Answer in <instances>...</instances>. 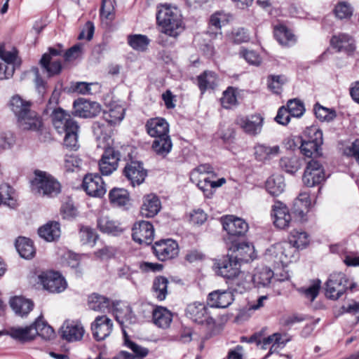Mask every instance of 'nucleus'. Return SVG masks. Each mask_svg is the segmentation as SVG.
I'll return each mask as SVG.
<instances>
[{
  "label": "nucleus",
  "instance_id": "nucleus-1",
  "mask_svg": "<svg viewBox=\"0 0 359 359\" xmlns=\"http://www.w3.org/2000/svg\"><path fill=\"white\" fill-rule=\"evenodd\" d=\"M158 24L162 27V35L159 36L158 43L166 47L172 44L164 40L165 35L176 38L184 29L182 15L177 8L163 6L156 14Z\"/></svg>",
  "mask_w": 359,
  "mask_h": 359
},
{
  "label": "nucleus",
  "instance_id": "nucleus-2",
  "mask_svg": "<svg viewBox=\"0 0 359 359\" xmlns=\"http://www.w3.org/2000/svg\"><path fill=\"white\" fill-rule=\"evenodd\" d=\"M145 127L147 133L155 138L152 143L154 152L158 156H166L172 147L168 123L165 118L156 117L149 119Z\"/></svg>",
  "mask_w": 359,
  "mask_h": 359
},
{
  "label": "nucleus",
  "instance_id": "nucleus-3",
  "mask_svg": "<svg viewBox=\"0 0 359 359\" xmlns=\"http://www.w3.org/2000/svg\"><path fill=\"white\" fill-rule=\"evenodd\" d=\"M213 267L217 275L232 280V284L237 287L234 289L236 291L240 293L245 291L248 282L243 280L245 274L241 271V264L233 258V255L216 259Z\"/></svg>",
  "mask_w": 359,
  "mask_h": 359
},
{
  "label": "nucleus",
  "instance_id": "nucleus-4",
  "mask_svg": "<svg viewBox=\"0 0 359 359\" xmlns=\"http://www.w3.org/2000/svg\"><path fill=\"white\" fill-rule=\"evenodd\" d=\"M53 126L60 134H65L64 145L67 148L76 150L78 145L79 126L70 114L65 111H57L53 114Z\"/></svg>",
  "mask_w": 359,
  "mask_h": 359
},
{
  "label": "nucleus",
  "instance_id": "nucleus-5",
  "mask_svg": "<svg viewBox=\"0 0 359 359\" xmlns=\"http://www.w3.org/2000/svg\"><path fill=\"white\" fill-rule=\"evenodd\" d=\"M355 286L356 284L350 280L344 273H332L325 283V295L331 299L337 300L347 290L353 291Z\"/></svg>",
  "mask_w": 359,
  "mask_h": 359
},
{
  "label": "nucleus",
  "instance_id": "nucleus-6",
  "mask_svg": "<svg viewBox=\"0 0 359 359\" xmlns=\"http://www.w3.org/2000/svg\"><path fill=\"white\" fill-rule=\"evenodd\" d=\"M35 175L32 182L33 191L49 197H53L60 192V184L50 175L43 171H36Z\"/></svg>",
  "mask_w": 359,
  "mask_h": 359
},
{
  "label": "nucleus",
  "instance_id": "nucleus-7",
  "mask_svg": "<svg viewBox=\"0 0 359 359\" xmlns=\"http://www.w3.org/2000/svg\"><path fill=\"white\" fill-rule=\"evenodd\" d=\"M186 316L193 322L212 329L215 320L211 316L209 308L204 303L195 302L187 305L185 309Z\"/></svg>",
  "mask_w": 359,
  "mask_h": 359
},
{
  "label": "nucleus",
  "instance_id": "nucleus-8",
  "mask_svg": "<svg viewBox=\"0 0 359 359\" xmlns=\"http://www.w3.org/2000/svg\"><path fill=\"white\" fill-rule=\"evenodd\" d=\"M268 252L276 264L284 267L292 261L297 250L290 241H284L272 245Z\"/></svg>",
  "mask_w": 359,
  "mask_h": 359
},
{
  "label": "nucleus",
  "instance_id": "nucleus-9",
  "mask_svg": "<svg viewBox=\"0 0 359 359\" xmlns=\"http://www.w3.org/2000/svg\"><path fill=\"white\" fill-rule=\"evenodd\" d=\"M221 222L231 243L235 242V238L245 236L248 230V224L245 220L233 215L222 217Z\"/></svg>",
  "mask_w": 359,
  "mask_h": 359
},
{
  "label": "nucleus",
  "instance_id": "nucleus-10",
  "mask_svg": "<svg viewBox=\"0 0 359 359\" xmlns=\"http://www.w3.org/2000/svg\"><path fill=\"white\" fill-rule=\"evenodd\" d=\"M63 47L57 44V47H50L48 52L44 53L40 60L41 67L47 72L49 76L60 73L62 64L59 60H54L53 57L62 55Z\"/></svg>",
  "mask_w": 359,
  "mask_h": 359
},
{
  "label": "nucleus",
  "instance_id": "nucleus-11",
  "mask_svg": "<svg viewBox=\"0 0 359 359\" xmlns=\"http://www.w3.org/2000/svg\"><path fill=\"white\" fill-rule=\"evenodd\" d=\"M310 133L313 134L309 140H302L300 147L301 153L309 158H316L321 154L319 151L323 144V132L316 128H312L309 130Z\"/></svg>",
  "mask_w": 359,
  "mask_h": 359
},
{
  "label": "nucleus",
  "instance_id": "nucleus-12",
  "mask_svg": "<svg viewBox=\"0 0 359 359\" xmlns=\"http://www.w3.org/2000/svg\"><path fill=\"white\" fill-rule=\"evenodd\" d=\"M39 279L44 289L52 293H60L67 287L65 279L58 272H43L39 276Z\"/></svg>",
  "mask_w": 359,
  "mask_h": 359
},
{
  "label": "nucleus",
  "instance_id": "nucleus-13",
  "mask_svg": "<svg viewBox=\"0 0 359 359\" xmlns=\"http://www.w3.org/2000/svg\"><path fill=\"white\" fill-rule=\"evenodd\" d=\"M152 248L156 257L162 262L173 259L179 252L177 243L170 238L156 241Z\"/></svg>",
  "mask_w": 359,
  "mask_h": 359
},
{
  "label": "nucleus",
  "instance_id": "nucleus-14",
  "mask_svg": "<svg viewBox=\"0 0 359 359\" xmlns=\"http://www.w3.org/2000/svg\"><path fill=\"white\" fill-rule=\"evenodd\" d=\"M324 180L325 172L321 163L315 159L309 161L302 178L304 184L312 187L320 184Z\"/></svg>",
  "mask_w": 359,
  "mask_h": 359
},
{
  "label": "nucleus",
  "instance_id": "nucleus-15",
  "mask_svg": "<svg viewBox=\"0 0 359 359\" xmlns=\"http://www.w3.org/2000/svg\"><path fill=\"white\" fill-rule=\"evenodd\" d=\"M82 187L86 194L93 197L100 198L107 191L105 184L99 174H87L83 180Z\"/></svg>",
  "mask_w": 359,
  "mask_h": 359
},
{
  "label": "nucleus",
  "instance_id": "nucleus-16",
  "mask_svg": "<svg viewBox=\"0 0 359 359\" xmlns=\"http://www.w3.org/2000/svg\"><path fill=\"white\" fill-rule=\"evenodd\" d=\"M132 231V237L135 242L144 245L152 243L154 238V229L151 222L139 221L134 224Z\"/></svg>",
  "mask_w": 359,
  "mask_h": 359
},
{
  "label": "nucleus",
  "instance_id": "nucleus-17",
  "mask_svg": "<svg viewBox=\"0 0 359 359\" xmlns=\"http://www.w3.org/2000/svg\"><path fill=\"white\" fill-rule=\"evenodd\" d=\"M121 154L112 147L104 149L102 158L99 161L100 171L103 175H109L118 168Z\"/></svg>",
  "mask_w": 359,
  "mask_h": 359
},
{
  "label": "nucleus",
  "instance_id": "nucleus-18",
  "mask_svg": "<svg viewBox=\"0 0 359 359\" xmlns=\"http://www.w3.org/2000/svg\"><path fill=\"white\" fill-rule=\"evenodd\" d=\"M113 330L112 320L105 315L98 316L91 324L93 336L96 341L108 337Z\"/></svg>",
  "mask_w": 359,
  "mask_h": 359
},
{
  "label": "nucleus",
  "instance_id": "nucleus-19",
  "mask_svg": "<svg viewBox=\"0 0 359 359\" xmlns=\"http://www.w3.org/2000/svg\"><path fill=\"white\" fill-rule=\"evenodd\" d=\"M264 118L259 114H252L248 116H241L236 119V123L250 135L255 136L259 134L263 126Z\"/></svg>",
  "mask_w": 359,
  "mask_h": 359
},
{
  "label": "nucleus",
  "instance_id": "nucleus-20",
  "mask_svg": "<svg viewBox=\"0 0 359 359\" xmlns=\"http://www.w3.org/2000/svg\"><path fill=\"white\" fill-rule=\"evenodd\" d=\"M123 172L133 187L143 183L147 175V170L143 168L142 163L139 161H131L127 163Z\"/></svg>",
  "mask_w": 359,
  "mask_h": 359
},
{
  "label": "nucleus",
  "instance_id": "nucleus-21",
  "mask_svg": "<svg viewBox=\"0 0 359 359\" xmlns=\"http://www.w3.org/2000/svg\"><path fill=\"white\" fill-rule=\"evenodd\" d=\"M332 46L338 52L351 54L355 49V41L352 36L346 33H338L330 40Z\"/></svg>",
  "mask_w": 359,
  "mask_h": 359
},
{
  "label": "nucleus",
  "instance_id": "nucleus-22",
  "mask_svg": "<svg viewBox=\"0 0 359 359\" xmlns=\"http://www.w3.org/2000/svg\"><path fill=\"white\" fill-rule=\"evenodd\" d=\"M74 114L83 118L95 116L100 111V106L96 102H90L85 99H78L74 102Z\"/></svg>",
  "mask_w": 359,
  "mask_h": 359
},
{
  "label": "nucleus",
  "instance_id": "nucleus-23",
  "mask_svg": "<svg viewBox=\"0 0 359 359\" xmlns=\"http://www.w3.org/2000/svg\"><path fill=\"white\" fill-rule=\"evenodd\" d=\"M271 216L273 223L279 229L288 227L292 222L291 215L287 206L280 201H276L272 205Z\"/></svg>",
  "mask_w": 359,
  "mask_h": 359
},
{
  "label": "nucleus",
  "instance_id": "nucleus-24",
  "mask_svg": "<svg viewBox=\"0 0 359 359\" xmlns=\"http://www.w3.org/2000/svg\"><path fill=\"white\" fill-rule=\"evenodd\" d=\"M233 302V295L229 290H215L208 297V304L212 308L224 309Z\"/></svg>",
  "mask_w": 359,
  "mask_h": 359
},
{
  "label": "nucleus",
  "instance_id": "nucleus-25",
  "mask_svg": "<svg viewBox=\"0 0 359 359\" xmlns=\"http://www.w3.org/2000/svg\"><path fill=\"white\" fill-rule=\"evenodd\" d=\"M97 227L102 233L114 236H119L123 231V229L118 221L104 215H101L98 217Z\"/></svg>",
  "mask_w": 359,
  "mask_h": 359
},
{
  "label": "nucleus",
  "instance_id": "nucleus-26",
  "mask_svg": "<svg viewBox=\"0 0 359 359\" xmlns=\"http://www.w3.org/2000/svg\"><path fill=\"white\" fill-rule=\"evenodd\" d=\"M233 257L241 264L249 262L256 257L254 246L248 243H239L233 245Z\"/></svg>",
  "mask_w": 359,
  "mask_h": 359
},
{
  "label": "nucleus",
  "instance_id": "nucleus-27",
  "mask_svg": "<svg viewBox=\"0 0 359 359\" xmlns=\"http://www.w3.org/2000/svg\"><path fill=\"white\" fill-rule=\"evenodd\" d=\"M62 330V338L70 342L80 341L85 332L83 325L76 321L65 323Z\"/></svg>",
  "mask_w": 359,
  "mask_h": 359
},
{
  "label": "nucleus",
  "instance_id": "nucleus-28",
  "mask_svg": "<svg viewBox=\"0 0 359 359\" xmlns=\"http://www.w3.org/2000/svg\"><path fill=\"white\" fill-rule=\"evenodd\" d=\"M161 208V203L158 197L154 194H150L143 198L140 212L142 217H153L158 213Z\"/></svg>",
  "mask_w": 359,
  "mask_h": 359
},
{
  "label": "nucleus",
  "instance_id": "nucleus-29",
  "mask_svg": "<svg viewBox=\"0 0 359 359\" xmlns=\"http://www.w3.org/2000/svg\"><path fill=\"white\" fill-rule=\"evenodd\" d=\"M311 205V200L308 193H301L294 201L292 213L297 217L300 222L305 221L306 213Z\"/></svg>",
  "mask_w": 359,
  "mask_h": 359
},
{
  "label": "nucleus",
  "instance_id": "nucleus-30",
  "mask_svg": "<svg viewBox=\"0 0 359 359\" xmlns=\"http://www.w3.org/2000/svg\"><path fill=\"white\" fill-rule=\"evenodd\" d=\"M280 152L278 145L269 146L266 144H257L254 147V155L257 161L266 162L278 156Z\"/></svg>",
  "mask_w": 359,
  "mask_h": 359
},
{
  "label": "nucleus",
  "instance_id": "nucleus-31",
  "mask_svg": "<svg viewBox=\"0 0 359 359\" xmlns=\"http://www.w3.org/2000/svg\"><path fill=\"white\" fill-rule=\"evenodd\" d=\"M19 127L23 130H38L42 126L41 118L31 111L18 121Z\"/></svg>",
  "mask_w": 359,
  "mask_h": 359
},
{
  "label": "nucleus",
  "instance_id": "nucleus-32",
  "mask_svg": "<svg viewBox=\"0 0 359 359\" xmlns=\"http://www.w3.org/2000/svg\"><path fill=\"white\" fill-rule=\"evenodd\" d=\"M152 316L154 323L163 329L168 328L172 320V313L163 306L156 307L152 312Z\"/></svg>",
  "mask_w": 359,
  "mask_h": 359
},
{
  "label": "nucleus",
  "instance_id": "nucleus-33",
  "mask_svg": "<svg viewBox=\"0 0 359 359\" xmlns=\"http://www.w3.org/2000/svg\"><path fill=\"white\" fill-rule=\"evenodd\" d=\"M38 233L46 241H54L60 236V224L57 222H49L39 229Z\"/></svg>",
  "mask_w": 359,
  "mask_h": 359
},
{
  "label": "nucleus",
  "instance_id": "nucleus-34",
  "mask_svg": "<svg viewBox=\"0 0 359 359\" xmlns=\"http://www.w3.org/2000/svg\"><path fill=\"white\" fill-rule=\"evenodd\" d=\"M30 105L31 103L29 101L24 100L18 95L13 96L10 100V108L17 117L18 121L32 111Z\"/></svg>",
  "mask_w": 359,
  "mask_h": 359
},
{
  "label": "nucleus",
  "instance_id": "nucleus-35",
  "mask_svg": "<svg viewBox=\"0 0 359 359\" xmlns=\"http://www.w3.org/2000/svg\"><path fill=\"white\" fill-rule=\"evenodd\" d=\"M111 203L119 207H126L128 209L130 205L128 191L124 189L114 188L109 194Z\"/></svg>",
  "mask_w": 359,
  "mask_h": 359
},
{
  "label": "nucleus",
  "instance_id": "nucleus-36",
  "mask_svg": "<svg viewBox=\"0 0 359 359\" xmlns=\"http://www.w3.org/2000/svg\"><path fill=\"white\" fill-rule=\"evenodd\" d=\"M10 305L15 313L20 316H26L34 307L33 302L22 297H15L10 300Z\"/></svg>",
  "mask_w": 359,
  "mask_h": 359
},
{
  "label": "nucleus",
  "instance_id": "nucleus-37",
  "mask_svg": "<svg viewBox=\"0 0 359 359\" xmlns=\"http://www.w3.org/2000/svg\"><path fill=\"white\" fill-rule=\"evenodd\" d=\"M110 299L104 296L94 293L88 297V306L91 310L104 313L110 310Z\"/></svg>",
  "mask_w": 359,
  "mask_h": 359
},
{
  "label": "nucleus",
  "instance_id": "nucleus-38",
  "mask_svg": "<svg viewBox=\"0 0 359 359\" xmlns=\"http://www.w3.org/2000/svg\"><path fill=\"white\" fill-rule=\"evenodd\" d=\"M197 79L198 88L202 93L207 89H214L218 83L217 74L211 71H205Z\"/></svg>",
  "mask_w": 359,
  "mask_h": 359
},
{
  "label": "nucleus",
  "instance_id": "nucleus-39",
  "mask_svg": "<svg viewBox=\"0 0 359 359\" xmlns=\"http://www.w3.org/2000/svg\"><path fill=\"white\" fill-rule=\"evenodd\" d=\"M274 273L269 267L263 266L257 269L256 273L252 276V280L257 287L268 286L273 277Z\"/></svg>",
  "mask_w": 359,
  "mask_h": 359
},
{
  "label": "nucleus",
  "instance_id": "nucleus-40",
  "mask_svg": "<svg viewBox=\"0 0 359 359\" xmlns=\"http://www.w3.org/2000/svg\"><path fill=\"white\" fill-rule=\"evenodd\" d=\"M226 22V15L223 12H215L210 18L207 33L210 36L214 35L215 36L218 34L221 35V28L224 25Z\"/></svg>",
  "mask_w": 359,
  "mask_h": 359
},
{
  "label": "nucleus",
  "instance_id": "nucleus-41",
  "mask_svg": "<svg viewBox=\"0 0 359 359\" xmlns=\"http://www.w3.org/2000/svg\"><path fill=\"white\" fill-rule=\"evenodd\" d=\"M10 335L12 338L21 341L32 340L36 336V332L34 331V323L25 327L11 328Z\"/></svg>",
  "mask_w": 359,
  "mask_h": 359
},
{
  "label": "nucleus",
  "instance_id": "nucleus-42",
  "mask_svg": "<svg viewBox=\"0 0 359 359\" xmlns=\"http://www.w3.org/2000/svg\"><path fill=\"white\" fill-rule=\"evenodd\" d=\"M15 248L20 257L30 259L35 254L32 241L25 237H19L15 241Z\"/></svg>",
  "mask_w": 359,
  "mask_h": 359
},
{
  "label": "nucleus",
  "instance_id": "nucleus-43",
  "mask_svg": "<svg viewBox=\"0 0 359 359\" xmlns=\"http://www.w3.org/2000/svg\"><path fill=\"white\" fill-rule=\"evenodd\" d=\"M34 331L36 335L46 340H50L55 337L53 329L43 320L42 315L39 316L34 322Z\"/></svg>",
  "mask_w": 359,
  "mask_h": 359
},
{
  "label": "nucleus",
  "instance_id": "nucleus-44",
  "mask_svg": "<svg viewBox=\"0 0 359 359\" xmlns=\"http://www.w3.org/2000/svg\"><path fill=\"white\" fill-rule=\"evenodd\" d=\"M168 280L163 276L156 277L152 285V292L154 296L159 301H163L165 299L168 294Z\"/></svg>",
  "mask_w": 359,
  "mask_h": 359
},
{
  "label": "nucleus",
  "instance_id": "nucleus-45",
  "mask_svg": "<svg viewBox=\"0 0 359 359\" xmlns=\"http://www.w3.org/2000/svg\"><path fill=\"white\" fill-rule=\"evenodd\" d=\"M274 36L280 44L283 46H291L295 42L294 35L283 25L275 28Z\"/></svg>",
  "mask_w": 359,
  "mask_h": 359
},
{
  "label": "nucleus",
  "instance_id": "nucleus-46",
  "mask_svg": "<svg viewBox=\"0 0 359 359\" xmlns=\"http://www.w3.org/2000/svg\"><path fill=\"white\" fill-rule=\"evenodd\" d=\"M125 108L121 105H116L103 113V118L110 125L120 123L124 118Z\"/></svg>",
  "mask_w": 359,
  "mask_h": 359
},
{
  "label": "nucleus",
  "instance_id": "nucleus-47",
  "mask_svg": "<svg viewBox=\"0 0 359 359\" xmlns=\"http://www.w3.org/2000/svg\"><path fill=\"white\" fill-rule=\"evenodd\" d=\"M283 177L280 175L270 177L266 182V188L272 196H278L285 189Z\"/></svg>",
  "mask_w": 359,
  "mask_h": 359
},
{
  "label": "nucleus",
  "instance_id": "nucleus-48",
  "mask_svg": "<svg viewBox=\"0 0 359 359\" xmlns=\"http://www.w3.org/2000/svg\"><path fill=\"white\" fill-rule=\"evenodd\" d=\"M128 43L134 50L145 51L150 43V39L143 34H132L128 36Z\"/></svg>",
  "mask_w": 359,
  "mask_h": 359
},
{
  "label": "nucleus",
  "instance_id": "nucleus-49",
  "mask_svg": "<svg viewBox=\"0 0 359 359\" xmlns=\"http://www.w3.org/2000/svg\"><path fill=\"white\" fill-rule=\"evenodd\" d=\"M301 165V160L296 156L283 157L280 160V166L281 168L290 174H294L297 172L300 169Z\"/></svg>",
  "mask_w": 359,
  "mask_h": 359
},
{
  "label": "nucleus",
  "instance_id": "nucleus-50",
  "mask_svg": "<svg viewBox=\"0 0 359 359\" xmlns=\"http://www.w3.org/2000/svg\"><path fill=\"white\" fill-rule=\"evenodd\" d=\"M80 242L82 245L93 247L97 238V234L89 226H81L79 232Z\"/></svg>",
  "mask_w": 359,
  "mask_h": 359
},
{
  "label": "nucleus",
  "instance_id": "nucleus-51",
  "mask_svg": "<svg viewBox=\"0 0 359 359\" xmlns=\"http://www.w3.org/2000/svg\"><path fill=\"white\" fill-rule=\"evenodd\" d=\"M289 241L297 250L302 249L309 244V236L304 231L294 229L290 232Z\"/></svg>",
  "mask_w": 359,
  "mask_h": 359
},
{
  "label": "nucleus",
  "instance_id": "nucleus-52",
  "mask_svg": "<svg viewBox=\"0 0 359 359\" xmlns=\"http://www.w3.org/2000/svg\"><path fill=\"white\" fill-rule=\"evenodd\" d=\"M116 319L121 325L124 323L134 324L137 320L132 308L128 305H126L123 309L117 311Z\"/></svg>",
  "mask_w": 359,
  "mask_h": 359
},
{
  "label": "nucleus",
  "instance_id": "nucleus-53",
  "mask_svg": "<svg viewBox=\"0 0 359 359\" xmlns=\"http://www.w3.org/2000/svg\"><path fill=\"white\" fill-rule=\"evenodd\" d=\"M111 126L109 123L104 121V123L95 122L93 125V130L96 139L103 141L107 140L110 136Z\"/></svg>",
  "mask_w": 359,
  "mask_h": 359
},
{
  "label": "nucleus",
  "instance_id": "nucleus-54",
  "mask_svg": "<svg viewBox=\"0 0 359 359\" xmlns=\"http://www.w3.org/2000/svg\"><path fill=\"white\" fill-rule=\"evenodd\" d=\"M314 112L318 119L321 121H331L336 117L335 111L317 103L314 106Z\"/></svg>",
  "mask_w": 359,
  "mask_h": 359
},
{
  "label": "nucleus",
  "instance_id": "nucleus-55",
  "mask_svg": "<svg viewBox=\"0 0 359 359\" xmlns=\"http://www.w3.org/2000/svg\"><path fill=\"white\" fill-rule=\"evenodd\" d=\"M353 8L351 5L347 2L342 1L338 3L334 8V13L337 18L340 20L350 19L353 15Z\"/></svg>",
  "mask_w": 359,
  "mask_h": 359
},
{
  "label": "nucleus",
  "instance_id": "nucleus-56",
  "mask_svg": "<svg viewBox=\"0 0 359 359\" xmlns=\"http://www.w3.org/2000/svg\"><path fill=\"white\" fill-rule=\"evenodd\" d=\"M286 108L291 116L297 118L301 117L305 111L303 103L297 99L289 100Z\"/></svg>",
  "mask_w": 359,
  "mask_h": 359
},
{
  "label": "nucleus",
  "instance_id": "nucleus-57",
  "mask_svg": "<svg viewBox=\"0 0 359 359\" xmlns=\"http://www.w3.org/2000/svg\"><path fill=\"white\" fill-rule=\"evenodd\" d=\"M0 57L8 64H13L18 66L20 64L18 58V50L13 48L11 51L5 50L3 47L0 46Z\"/></svg>",
  "mask_w": 359,
  "mask_h": 359
},
{
  "label": "nucleus",
  "instance_id": "nucleus-58",
  "mask_svg": "<svg viewBox=\"0 0 359 359\" xmlns=\"http://www.w3.org/2000/svg\"><path fill=\"white\" fill-rule=\"evenodd\" d=\"M321 282L320 280H315L312 285L308 287H302L299 290L309 299L311 302L313 301L319 293Z\"/></svg>",
  "mask_w": 359,
  "mask_h": 359
},
{
  "label": "nucleus",
  "instance_id": "nucleus-59",
  "mask_svg": "<svg viewBox=\"0 0 359 359\" xmlns=\"http://www.w3.org/2000/svg\"><path fill=\"white\" fill-rule=\"evenodd\" d=\"M125 344L134 353V356L137 357V359H142L149 353L148 348L140 346L136 343L129 340L128 339H126Z\"/></svg>",
  "mask_w": 359,
  "mask_h": 359
},
{
  "label": "nucleus",
  "instance_id": "nucleus-60",
  "mask_svg": "<svg viewBox=\"0 0 359 359\" xmlns=\"http://www.w3.org/2000/svg\"><path fill=\"white\" fill-rule=\"evenodd\" d=\"M114 3L115 0H102L100 8V15L102 17L112 20L114 16Z\"/></svg>",
  "mask_w": 359,
  "mask_h": 359
},
{
  "label": "nucleus",
  "instance_id": "nucleus-61",
  "mask_svg": "<svg viewBox=\"0 0 359 359\" xmlns=\"http://www.w3.org/2000/svg\"><path fill=\"white\" fill-rule=\"evenodd\" d=\"M236 96L232 87H229L224 93L221 98V102L223 107L230 108L236 103Z\"/></svg>",
  "mask_w": 359,
  "mask_h": 359
},
{
  "label": "nucleus",
  "instance_id": "nucleus-62",
  "mask_svg": "<svg viewBox=\"0 0 359 359\" xmlns=\"http://www.w3.org/2000/svg\"><path fill=\"white\" fill-rule=\"evenodd\" d=\"M285 81V79L282 76H271L269 77L268 86L273 93L280 94Z\"/></svg>",
  "mask_w": 359,
  "mask_h": 359
},
{
  "label": "nucleus",
  "instance_id": "nucleus-63",
  "mask_svg": "<svg viewBox=\"0 0 359 359\" xmlns=\"http://www.w3.org/2000/svg\"><path fill=\"white\" fill-rule=\"evenodd\" d=\"M341 313H350L355 316V323L359 322V302L351 301L346 305H344L341 308Z\"/></svg>",
  "mask_w": 359,
  "mask_h": 359
},
{
  "label": "nucleus",
  "instance_id": "nucleus-64",
  "mask_svg": "<svg viewBox=\"0 0 359 359\" xmlns=\"http://www.w3.org/2000/svg\"><path fill=\"white\" fill-rule=\"evenodd\" d=\"M240 55L250 65H258L261 62L259 55L254 50H242Z\"/></svg>",
  "mask_w": 359,
  "mask_h": 359
}]
</instances>
